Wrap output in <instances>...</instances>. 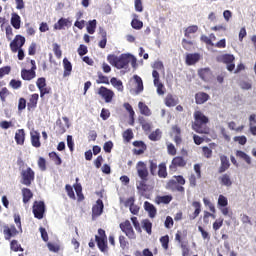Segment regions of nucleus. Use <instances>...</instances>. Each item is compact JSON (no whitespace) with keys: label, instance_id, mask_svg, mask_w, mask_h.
Here are the masks:
<instances>
[{"label":"nucleus","instance_id":"45","mask_svg":"<svg viewBox=\"0 0 256 256\" xmlns=\"http://www.w3.org/2000/svg\"><path fill=\"white\" fill-rule=\"evenodd\" d=\"M48 155L49 158L55 163V165H61L63 163V160H61V157L57 152H50Z\"/></svg>","mask_w":256,"mask_h":256},{"label":"nucleus","instance_id":"11","mask_svg":"<svg viewBox=\"0 0 256 256\" xmlns=\"http://www.w3.org/2000/svg\"><path fill=\"white\" fill-rule=\"evenodd\" d=\"M187 165V160L183 156H176L172 159L171 164L169 165V171L172 173L177 172V169L183 168Z\"/></svg>","mask_w":256,"mask_h":256},{"label":"nucleus","instance_id":"8","mask_svg":"<svg viewBox=\"0 0 256 256\" xmlns=\"http://www.w3.org/2000/svg\"><path fill=\"white\" fill-rule=\"evenodd\" d=\"M121 231L128 237V239H137V235L135 234V230H133V226L129 220H126L119 225Z\"/></svg>","mask_w":256,"mask_h":256},{"label":"nucleus","instance_id":"27","mask_svg":"<svg viewBox=\"0 0 256 256\" xmlns=\"http://www.w3.org/2000/svg\"><path fill=\"white\" fill-rule=\"evenodd\" d=\"M171 201H173V196L171 195L157 196L155 198V203H157V205H169Z\"/></svg>","mask_w":256,"mask_h":256},{"label":"nucleus","instance_id":"46","mask_svg":"<svg viewBox=\"0 0 256 256\" xmlns=\"http://www.w3.org/2000/svg\"><path fill=\"white\" fill-rule=\"evenodd\" d=\"M86 29L89 35H93L95 33V29H97V20L94 19L92 21H89Z\"/></svg>","mask_w":256,"mask_h":256},{"label":"nucleus","instance_id":"20","mask_svg":"<svg viewBox=\"0 0 256 256\" xmlns=\"http://www.w3.org/2000/svg\"><path fill=\"white\" fill-rule=\"evenodd\" d=\"M220 162L221 165L218 169V173L221 175L222 173H225V171H227L229 167H231V163L229 162V158H227V156L225 155L220 156Z\"/></svg>","mask_w":256,"mask_h":256},{"label":"nucleus","instance_id":"12","mask_svg":"<svg viewBox=\"0 0 256 256\" xmlns=\"http://www.w3.org/2000/svg\"><path fill=\"white\" fill-rule=\"evenodd\" d=\"M23 45H25V37L18 34L11 41L10 49H11L12 53H17V51H19V49L23 48Z\"/></svg>","mask_w":256,"mask_h":256},{"label":"nucleus","instance_id":"3","mask_svg":"<svg viewBox=\"0 0 256 256\" xmlns=\"http://www.w3.org/2000/svg\"><path fill=\"white\" fill-rule=\"evenodd\" d=\"M136 171L138 177L141 179L137 184V189L139 193L143 195V193L149 191V185H147V181H149V170L147 169V164L143 161H139L136 165Z\"/></svg>","mask_w":256,"mask_h":256},{"label":"nucleus","instance_id":"1","mask_svg":"<svg viewBox=\"0 0 256 256\" xmlns=\"http://www.w3.org/2000/svg\"><path fill=\"white\" fill-rule=\"evenodd\" d=\"M107 61L112 67H116V69H126V67H129V63L133 69H137V58L133 54H121L120 56L109 54Z\"/></svg>","mask_w":256,"mask_h":256},{"label":"nucleus","instance_id":"21","mask_svg":"<svg viewBox=\"0 0 256 256\" xmlns=\"http://www.w3.org/2000/svg\"><path fill=\"white\" fill-rule=\"evenodd\" d=\"M133 146L136 147L133 150L135 155H143L147 151V145L143 141H134Z\"/></svg>","mask_w":256,"mask_h":256},{"label":"nucleus","instance_id":"30","mask_svg":"<svg viewBox=\"0 0 256 256\" xmlns=\"http://www.w3.org/2000/svg\"><path fill=\"white\" fill-rule=\"evenodd\" d=\"M63 67H64L63 77H69V75H71V71H73V65L71 64L69 59L67 58L63 59Z\"/></svg>","mask_w":256,"mask_h":256},{"label":"nucleus","instance_id":"59","mask_svg":"<svg viewBox=\"0 0 256 256\" xmlns=\"http://www.w3.org/2000/svg\"><path fill=\"white\" fill-rule=\"evenodd\" d=\"M182 47L186 51H191V47H193V41H189L187 39H182Z\"/></svg>","mask_w":256,"mask_h":256},{"label":"nucleus","instance_id":"31","mask_svg":"<svg viewBox=\"0 0 256 256\" xmlns=\"http://www.w3.org/2000/svg\"><path fill=\"white\" fill-rule=\"evenodd\" d=\"M133 79L136 83L135 94L139 95V93H143V79H141V77H139L138 75H134Z\"/></svg>","mask_w":256,"mask_h":256},{"label":"nucleus","instance_id":"62","mask_svg":"<svg viewBox=\"0 0 256 256\" xmlns=\"http://www.w3.org/2000/svg\"><path fill=\"white\" fill-rule=\"evenodd\" d=\"M214 231H219L221 227H223V218H219L215 220V222L212 225Z\"/></svg>","mask_w":256,"mask_h":256},{"label":"nucleus","instance_id":"63","mask_svg":"<svg viewBox=\"0 0 256 256\" xmlns=\"http://www.w3.org/2000/svg\"><path fill=\"white\" fill-rule=\"evenodd\" d=\"M36 85L38 89H43V87H47V80L45 77L38 78L36 81Z\"/></svg>","mask_w":256,"mask_h":256},{"label":"nucleus","instance_id":"33","mask_svg":"<svg viewBox=\"0 0 256 256\" xmlns=\"http://www.w3.org/2000/svg\"><path fill=\"white\" fill-rule=\"evenodd\" d=\"M167 176V164L162 162L158 165V177H160V179H167Z\"/></svg>","mask_w":256,"mask_h":256},{"label":"nucleus","instance_id":"42","mask_svg":"<svg viewBox=\"0 0 256 256\" xmlns=\"http://www.w3.org/2000/svg\"><path fill=\"white\" fill-rule=\"evenodd\" d=\"M110 83L113 87L117 89V91L123 92V82L118 80L117 78L113 77L110 79Z\"/></svg>","mask_w":256,"mask_h":256},{"label":"nucleus","instance_id":"38","mask_svg":"<svg viewBox=\"0 0 256 256\" xmlns=\"http://www.w3.org/2000/svg\"><path fill=\"white\" fill-rule=\"evenodd\" d=\"M192 207H194L195 211L193 214L190 216V219H197L201 213V202L194 201L192 202Z\"/></svg>","mask_w":256,"mask_h":256},{"label":"nucleus","instance_id":"22","mask_svg":"<svg viewBox=\"0 0 256 256\" xmlns=\"http://www.w3.org/2000/svg\"><path fill=\"white\" fill-rule=\"evenodd\" d=\"M144 209L148 213L150 219H155L157 216V208H155V205L151 204L149 201H145Z\"/></svg>","mask_w":256,"mask_h":256},{"label":"nucleus","instance_id":"29","mask_svg":"<svg viewBox=\"0 0 256 256\" xmlns=\"http://www.w3.org/2000/svg\"><path fill=\"white\" fill-rule=\"evenodd\" d=\"M179 103V98L173 96L172 94H168L165 98L166 107H175Z\"/></svg>","mask_w":256,"mask_h":256},{"label":"nucleus","instance_id":"18","mask_svg":"<svg viewBox=\"0 0 256 256\" xmlns=\"http://www.w3.org/2000/svg\"><path fill=\"white\" fill-rule=\"evenodd\" d=\"M104 207L103 200L98 199L96 204L92 207V217H100V215L103 214Z\"/></svg>","mask_w":256,"mask_h":256},{"label":"nucleus","instance_id":"61","mask_svg":"<svg viewBox=\"0 0 256 256\" xmlns=\"http://www.w3.org/2000/svg\"><path fill=\"white\" fill-rule=\"evenodd\" d=\"M5 31H6V39L8 41H12L13 40V28L11 27V25L6 26Z\"/></svg>","mask_w":256,"mask_h":256},{"label":"nucleus","instance_id":"36","mask_svg":"<svg viewBox=\"0 0 256 256\" xmlns=\"http://www.w3.org/2000/svg\"><path fill=\"white\" fill-rule=\"evenodd\" d=\"M138 108L140 110L141 115H145V117H151V109H149V106H147V104L139 102Z\"/></svg>","mask_w":256,"mask_h":256},{"label":"nucleus","instance_id":"47","mask_svg":"<svg viewBox=\"0 0 256 256\" xmlns=\"http://www.w3.org/2000/svg\"><path fill=\"white\" fill-rule=\"evenodd\" d=\"M52 47L55 57H57V59H61V57H63V51H61V46L57 43H54L52 44Z\"/></svg>","mask_w":256,"mask_h":256},{"label":"nucleus","instance_id":"52","mask_svg":"<svg viewBox=\"0 0 256 256\" xmlns=\"http://www.w3.org/2000/svg\"><path fill=\"white\" fill-rule=\"evenodd\" d=\"M10 249H11L12 251H15V252H17V251H23V249L21 248V244H19V242H18L17 240H12V241L10 242Z\"/></svg>","mask_w":256,"mask_h":256},{"label":"nucleus","instance_id":"17","mask_svg":"<svg viewBox=\"0 0 256 256\" xmlns=\"http://www.w3.org/2000/svg\"><path fill=\"white\" fill-rule=\"evenodd\" d=\"M30 140L32 147L39 149L41 147V134L38 131L30 132Z\"/></svg>","mask_w":256,"mask_h":256},{"label":"nucleus","instance_id":"10","mask_svg":"<svg viewBox=\"0 0 256 256\" xmlns=\"http://www.w3.org/2000/svg\"><path fill=\"white\" fill-rule=\"evenodd\" d=\"M3 235L6 241H11L13 237H17V235H19V230H17V227H15V224H11V225L6 224L3 226Z\"/></svg>","mask_w":256,"mask_h":256},{"label":"nucleus","instance_id":"35","mask_svg":"<svg viewBox=\"0 0 256 256\" xmlns=\"http://www.w3.org/2000/svg\"><path fill=\"white\" fill-rule=\"evenodd\" d=\"M23 203H29L33 199V192L29 188L22 189Z\"/></svg>","mask_w":256,"mask_h":256},{"label":"nucleus","instance_id":"7","mask_svg":"<svg viewBox=\"0 0 256 256\" xmlns=\"http://www.w3.org/2000/svg\"><path fill=\"white\" fill-rule=\"evenodd\" d=\"M45 202L44 201H34L32 206V213L35 217V219H43L45 217Z\"/></svg>","mask_w":256,"mask_h":256},{"label":"nucleus","instance_id":"44","mask_svg":"<svg viewBox=\"0 0 256 256\" xmlns=\"http://www.w3.org/2000/svg\"><path fill=\"white\" fill-rule=\"evenodd\" d=\"M162 135H163V133L161 132V130H160V129H156L155 131H153V132L148 136V139H150V141H160Z\"/></svg>","mask_w":256,"mask_h":256},{"label":"nucleus","instance_id":"23","mask_svg":"<svg viewBox=\"0 0 256 256\" xmlns=\"http://www.w3.org/2000/svg\"><path fill=\"white\" fill-rule=\"evenodd\" d=\"M201 55L199 53H190L186 55V65H195L199 63Z\"/></svg>","mask_w":256,"mask_h":256},{"label":"nucleus","instance_id":"34","mask_svg":"<svg viewBox=\"0 0 256 256\" xmlns=\"http://www.w3.org/2000/svg\"><path fill=\"white\" fill-rule=\"evenodd\" d=\"M134 19L131 21V27L132 29H136V31H139L140 29H143V21L138 20L139 15L134 14Z\"/></svg>","mask_w":256,"mask_h":256},{"label":"nucleus","instance_id":"26","mask_svg":"<svg viewBox=\"0 0 256 256\" xmlns=\"http://www.w3.org/2000/svg\"><path fill=\"white\" fill-rule=\"evenodd\" d=\"M64 27H71V21L67 18H60L56 24H54V29L61 31Z\"/></svg>","mask_w":256,"mask_h":256},{"label":"nucleus","instance_id":"24","mask_svg":"<svg viewBox=\"0 0 256 256\" xmlns=\"http://www.w3.org/2000/svg\"><path fill=\"white\" fill-rule=\"evenodd\" d=\"M220 184L224 187H231L233 185V180H231V175L228 173L222 174L219 178Z\"/></svg>","mask_w":256,"mask_h":256},{"label":"nucleus","instance_id":"25","mask_svg":"<svg viewBox=\"0 0 256 256\" xmlns=\"http://www.w3.org/2000/svg\"><path fill=\"white\" fill-rule=\"evenodd\" d=\"M14 139H15L17 145H25V130L18 129L15 133Z\"/></svg>","mask_w":256,"mask_h":256},{"label":"nucleus","instance_id":"6","mask_svg":"<svg viewBox=\"0 0 256 256\" xmlns=\"http://www.w3.org/2000/svg\"><path fill=\"white\" fill-rule=\"evenodd\" d=\"M95 241L98 245V249L102 253H107V234L105 233V230L101 228L98 229V235L95 236Z\"/></svg>","mask_w":256,"mask_h":256},{"label":"nucleus","instance_id":"37","mask_svg":"<svg viewBox=\"0 0 256 256\" xmlns=\"http://www.w3.org/2000/svg\"><path fill=\"white\" fill-rule=\"evenodd\" d=\"M142 229L146 231L148 235H152L153 233V223L149 219L142 220Z\"/></svg>","mask_w":256,"mask_h":256},{"label":"nucleus","instance_id":"40","mask_svg":"<svg viewBox=\"0 0 256 256\" xmlns=\"http://www.w3.org/2000/svg\"><path fill=\"white\" fill-rule=\"evenodd\" d=\"M236 157H238V159H243V161H245L247 165H251V156L245 153L244 151L237 150Z\"/></svg>","mask_w":256,"mask_h":256},{"label":"nucleus","instance_id":"39","mask_svg":"<svg viewBox=\"0 0 256 256\" xmlns=\"http://www.w3.org/2000/svg\"><path fill=\"white\" fill-rule=\"evenodd\" d=\"M197 31H199V26L197 25L188 26L184 30V37H187V39H191V35H193V33H197Z\"/></svg>","mask_w":256,"mask_h":256},{"label":"nucleus","instance_id":"19","mask_svg":"<svg viewBox=\"0 0 256 256\" xmlns=\"http://www.w3.org/2000/svg\"><path fill=\"white\" fill-rule=\"evenodd\" d=\"M209 99H211V96L205 92H197L195 94L196 105H203L204 103H207Z\"/></svg>","mask_w":256,"mask_h":256},{"label":"nucleus","instance_id":"4","mask_svg":"<svg viewBox=\"0 0 256 256\" xmlns=\"http://www.w3.org/2000/svg\"><path fill=\"white\" fill-rule=\"evenodd\" d=\"M186 181L182 175L173 176L172 179L168 180L166 183V189L168 191H177L178 193H185V185Z\"/></svg>","mask_w":256,"mask_h":256},{"label":"nucleus","instance_id":"32","mask_svg":"<svg viewBox=\"0 0 256 256\" xmlns=\"http://www.w3.org/2000/svg\"><path fill=\"white\" fill-rule=\"evenodd\" d=\"M10 23L14 29H21V16L17 13H12Z\"/></svg>","mask_w":256,"mask_h":256},{"label":"nucleus","instance_id":"28","mask_svg":"<svg viewBox=\"0 0 256 256\" xmlns=\"http://www.w3.org/2000/svg\"><path fill=\"white\" fill-rule=\"evenodd\" d=\"M38 102H39V94L37 93L32 94L27 103L28 110L31 111V109H35L37 107Z\"/></svg>","mask_w":256,"mask_h":256},{"label":"nucleus","instance_id":"54","mask_svg":"<svg viewBox=\"0 0 256 256\" xmlns=\"http://www.w3.org/2000/svg\"><path fill=\"white\" fill-rule=\"evenodd\" d=\"M7 97H9V89H7V87H4L0 91V99L2 103H5V101H7Z\"/></svg>","mask_w":256,"mask_h":256},{"label":"nucleus","instance_id":"49","mask_svg":"<svg viewBox=\"0 0 256 256\" xmlns=\"http://www.w3.org/2000/svg\"><path fill=\"white\" fill-rule=\"evenodd\" d=\"M227 205H229V200H227V197H225L224 195H219V197H218L219 208L227 207Z\"/></svg>","mask_w":256,"mask_h":256},{"label":"nucleus","instance_id":"2","mask_svg":"<svg viewBox=\"0 0 256 256\" xmlns=\"http://www.w3.org/2000/svg\"><path fill=\"white\" fill-rule=\"evenodd\" d=\"M209 123V118L203 114V112L197 110L194 112V123L192 124V129L195 133L200 135H209L211 129L207 126Z\"/></svg>","mask_w":256,"mask_h":256},{"label":"nucleus","instance_id":"55","mask_svg":"<svg viewBox=\"0 0 256 256\" xmlns=\"http://www.w3.org/2000/svg\"><path fill=\"white\" fill-rule=\"evenodd\" d=\"M123 139H124V141L129 143V141H131V139H133V130L127 129L126 131H124Z\"/></svg>","mask_w":256,"mask_h":256},{"label":"nucleus","instance_id":"9","mask_svg":"<svg viewBox=\"0 0 256 256\" xmlns=\"http://www.w3.org/2000/svg\"><path fill=\"white\" fill-rule=\"evenodd\" d=\"M22 180L21 183L22 185H26V187H31V183L35 181V171L28 167L26 170L22 171L21 173Z\"/></svg>","mask_w":256,"mask_h":256},{"label":"nucleus","instance_id":"14","mask_svg":"<svg viewBox=\"0 0 256 256\" xmlns=\"http://www.w3.org/2000/svg\"><path fill=\"white\" fill-rule=\"evenodd\" d=\"M222 63L227 65L226 69L228 71L235 70V56L233 54H224L221 57Z\"/></svg>","mask_w":256,"mask_h":256},{"label":"nucleus","instance_id":"51","mask_svg":"<svg viewBox=\"0 0 256 256\" xmlns=\"http://www.w3.org/2000/svg\"><path fill=\"white\" fill-rule=\"evenodd\" d=\"M157 167H159L157 165V160H149V169L151 175H155V173H157Z\"/></svg>","mask_w":256,"mask_h":256},{"label":"nucleus","instance_id":"15","mask_svg":"<svg viewBox=\"0 0 256 256\" xmlns=\"http://www.w3.org/2000/svg\"><path fill=\"white\" fill-rule=\"evenodd\" d=\"M172 137H174L173 141L179 147L181 143H183V137L181 136V127L179 125L172 126Z\"/></svg>","mask_w":256,"mask_h":256},{"label":"nucleus","instance_id":"60","mask_svg":"<svg viewBox=\"0 0 256 256\" xmlns=\"http://www.w3.org/2000/svg\"><path fill=\"white\" fill-rule=\"evenodd\" d=\"M11 73V66H4L0 68V79H3L5 75H9Z\"/></svg>","mask_w":256,"mask_h":256},{"label":"nucleus","instance_id":"57","mask_svg":"<svg viewBox=\"0 0 256 256\" xmlns=\"http://www.w3.org/2000/svg\"><path fill=\"white\" fill-rule=\"evenodd\" d=\"M38 167L40 171H47V161L45 160V158L40 157L38 159Z\"/></svg>","mask_w":256,"mask_h":256},{"label":"nucleus","instance_id":"41","mask_svg":"<svg viewBox=\"0 0 256 256\" xmlns=\"http://www.w3.org/2000/svg\"><path fill=\"white\" fill-rule=\"evenodd\" d=\"M124 108L126 109V111H128L130 115V125H133L135 123V110H133V106H131V104L129 103H124Z\"/></svg>","mask_w":256,"mask_h":256},{"label":"nucleus","instance_id":"5","mask_svg":"<svg viewBox=\"0 0 256 256\" xmlns=\"http://www.w3.org/2000/svg\"><path fill=\"white\" fill-rule=\"evenodd\" d=\"M27 62L31 64V69L27 70L23 68L21 70V77L23 81H32V79H35L37 77V64L35 63V60H31L27 58Z\"/></svg>","mask_w":256,"mask_h":256},{"label":"nucleus","instance_id":"50","mask_svg":"<svg viewBox=\"0 0 256 256\" xmlns=\"http://www.w3.org/2000/svg\"><path fill=\"white\" fill-rule=\"evenodd\" d=\"M202 153L206 159H211V157H213V150L207 146L202 147Z\"/></svg>","mask_w":256,"mask_h":256},{"label":"nucleus","instance_id":"58","mask_svg":"<svg viewBox=\"0 0 256 256\" xmlns=\"http://www.w3.org/2000/svg\"><path fill=\"white\" fill-rule=\"evenodd\" d=\"M167 152L168 155H171L172 157H175V155H177V148H175V145H173V143L167 145Z\"/></svg>","mask_w":256,"mask_h":256},{"label":"nucleus","instance_id":"16","mask_svg":"<svg viewBox=\"0 0 256 256\" xmlns=\"http://www.w3.org/2000/svg\"><path fill=\"white\" fill-rule=\"evenodd\" d=\"M198 75L200 79L206 83H209V81L213 79V72L211 71V68H201L198 70Z\"/></svg>","mask_w":256,"mask_h":256},{"label":"nucleus","instance_id":"56","mask_svg":"<svg viewBox=\"0 0 256 256\" xmlns=\"http://www.w3.org/2000/svg\"><path fill=\"white\" fill-rule=\"evenodd\" d=\"M9 85L12 87V89H21L23 82H21V80L12 79L9 82Z\"/></svg>","mask_w":256,"mask_h":256},{"label":"nucleus","instance_id":"43","mask_svg":"<svg viewBox=\"0 0 256 256\" xmlns=\"http://www.w3.org/2000/svg\"><path fill=\"white\" fill-rule=\"evenodd\" d=\"M100 35H101L102 39L100 40L98 45H99L100 49H105V47H107V32L105 30L101 29Z\"/></svg>","mask_w":256,"mask_h":256},{"label":"nucleus","instance_id":"13","mask_svg":"<svg viewBox=\"0 0 256 256\" xmlns=\"http://www.w3.org/2000/svg\"><path fill=\"white\" fill-rule=\"evenodd\" d=\"M98 95L104 99L105 103H111V101H113V97H115V92L105 86H101L98 89Z\"/></svg>","mask_w":256,"mask_h":256},{"label":"nucleus","instance_id":"53","mask_svg":"<svg viewBox=\"0 0 256 256\" xmlns=\"http://www.w3.org/2000/svg\"><path fill=\"white\" fill-rule=\"evenodd\" d=\"M160 243H161L163 249H165V251H167V249H169V235L162 236L160 238Z\"/></svg>","mask_w":256,"mask_h":256},{"label":"nucleus","instance_id":"48","mask_svg":"<svg viewBox=\"0 0 256 256\" xmlns=\"http://www.w3.org/2000/svg\"><path fill=\"white\" fill-rule=\"evenodd\" d=\"M96 83L98 85H109V77L103 75V73H98V79L96 80Z\"/></svg>","mask_w":256,"mask_h":256},{"label":"nucleus","instance_id":"64","mask_svg":"<svg viewBox=\"0 0 256 256\" xmlns=\"http://www.w3.org/2000/svg\"><path fill=\"white\" fill-rule=\"evenodd\" d=\"M233 141L239 143V145H246L247 137L246 136H236L233 138Z\"/></svg>","mask_w":256,"mask_h":256}]
</instances>
